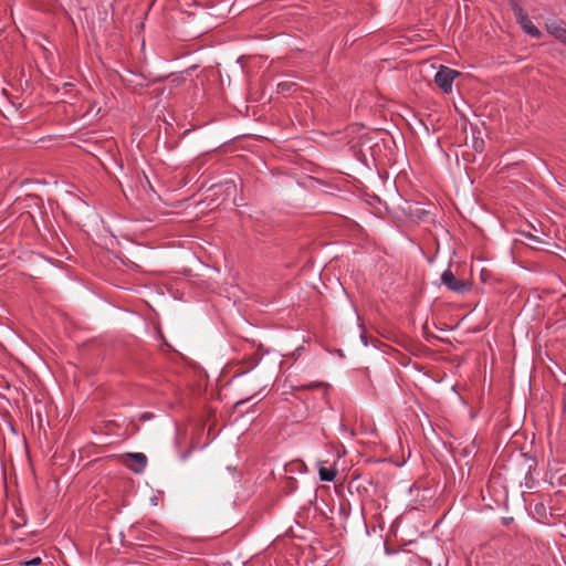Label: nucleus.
<instances>
[{
    "instance_id": "9",
    "label": "nucleus",
    "mask_w": 566,
    "mask_h": 566,
    "mask_svg": "<svg viewBox=\"0 0 566 566\" xmlns=\"http://www.w3.org/2000/svg\"><path fill=\"white\" fill-rule=\"evenodd\" d=\"M360 339L365 346H368L367 335L365 333H361Z\"/></svg>"
},
{
    "instance_id": "5",
    "label": "nucleus",
    "mask_w": 566,
    "mask_h": 566,
    "mask_svg": "<svg viewBox=\"0 0 566 566\" xmlns=\"http://www.w3.org/2000/svg\"><path fill=\"white\" fill-rule=\"evenodd\" d=\"M128 457L134 460L136 468H132L135 472H142L147 464V457L142 452L128 453Z\"/></svg>"
},
{
    "instance_id": "1",
    "label": "nucleus",
    "mask_w": 566,
    "mask_h": 566,
    "mask_svg": "<svg viewBox=\"0 0 566 566\" xmlns=\"http://www.w3.org/2000/svg\"><path fill=\"white\" fill-rule=\"evenodd\" d=\"M441 283L451 292L463 295L471 290V283L463 279H458L451 269H447L441 274Z\"/></svg>"
},
{
    "instance_id": "3",
    "label": "nucleus",
    "mask_w": 566,
    "mask_h": 566,
    "mask_svg": "<svg viewBox=\"0 0 566 566\" xmlns=\"http://www.w3.org/2000/svg\"><path fill=\"white\" fill-rule=\"evenodd\" d=\"M513 10H514V14H515L517 21L520 22V24L522 25L523 30L533 38H536V39L541 38V35H542L541 31L533 24V22L527 18V15H525L523 13V9L515 6L513 8Z\"/></svg>"
},
{
    "instance_id": "8",
    "label": "nucleus",
    "mask_w": 566,
    "mask_h": 566,
    "mask_svg": "<svg viewBox=\"0 0 566 566\" xmlns=\"http://www.w3.org/2000/svg\"><path fill=\"white\" fill-rule=\"evenodd\" d=\"M321 386V382H310L307 385H303L301 386V388H304V389H313V388H317Z\"/></svg>"
},
{
    "instance_id": "4",
    "label": "nucleus",
    "mask_w": 566,
    "mask_h": 566,
    "mask_svg": "<svg viewBox=\"0 0 566 566\" xmlns=\"http://www.w3.org/2000/svg\"><path fill=\"white\" fill-rule=\"evenodd\" d=\"M547 32L556 40L566 45V29L558 21H551L546 23Z\"/></svg>"
},
{
    "instance_id": "2",
    "label": "nucleus",
    "mask_w": 566,
    "mask_h": 566,
    "mask_svg": "<svg viewBox=\"0 0 566 566\" xmlns=\"http://www.w3.org/2000/svg\"><path fill=\"white\" fill-rule=\"evenodd\" d=\"M459 75L460 72L441 65L434 75V83L444 94H449L452 92L453 82Z\"/></svg>"
},
{
    "instance_id": "7",
    "label": "nucleus",
    "mask_w": 566,
    "mask_h": 566,
    "mask_svg": "<svg viewBox=\"0 0 566 566\" xmlns=\"http://www.w3.org/2000/svg\"><path fill=\"white\" fill-rule=\"evenodd\" d=\"M42 563V559L40 557H34L30 560H25L23 565L25 566H38Z\"/></svg>"
},
{
    "instance_id": "6",
    "label": "nucleus",
    "mask_w": 566,
    "mask_h": 566,
    "mask_svg": "<svg viewBox=\"0 0 566 566\" xmlns=\"http://www.w3.org/2000/svg\"><path fill=\"white\" fill-rule=\"evenodd\" d=\"M318 475L322 481L333 482L337 475V471L334 468L321 467L318 469Z\"/></svg>"
},
{
    "instance_id": "10",
    "label": "nucleus",
    "mask_w": 566,
    "mask_h": 566,
    "mask_svg": "<svg viewBox=\"0 0 566 566\" xmlns=\"http://www.w3.org/2000/svg\"><path fill=\"white\" fill-rule=\"evenodd\" d=\"M72 86H73V84H71V83H65V84H64V87H66V88H70V87H72Z\"/></svg>"
}]
</instances>
